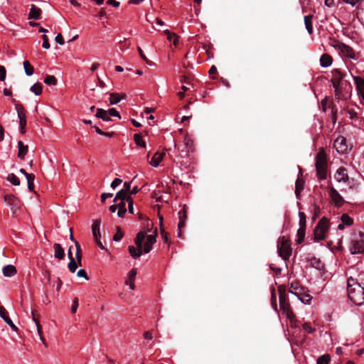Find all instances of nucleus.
Wrapping results in <instances>:
<instances>
[{"mask_svg": "<svg viewBox=\"0 0 364 364\" xmlns=\"http://www.w3.org/2000/svg\"><path fill=\"white\" fill-rule=\"evenodd\" d=\"M348 295L352 302L356 305L364 303V287L355 279L350 277L348 279Z\"/></svg>", "mask_w": 364, "mask_h": 364, "instance_id": "1", "label": "nucleus"}, {"mask_svg": "<svg viewBox=\"0 0 364 364\" xmlns=\"http://www.w3.org/2000/svg\"><path fill=\"white\" fill-rule=\"evenodd\" d=\"M316 168L318 177L326 179L327 176L326 156L323 151H320L316 156Z\"/></svg>", "mask_w": 364, "mask_h": 364, "instance_id": "2", "label": "nucleus"}, {"mask_svg": "<svg viewBox=\"0 0 364 364\" xmlns=\"http://www.w3.org/2000/svg\"><path fill=\"white\" fill-rule=\"evenodd\" d=\"M335 96L338 100H346L350 96L352 85L348 80L341 82L338 87H334Z\"/></svg>", "mask_w": 364, "mask_h": 364, "instance_id": "3", "label": "nucleus"}, {"mask_svg": "<svg viewBox=\"0 0 364 364\" xmlns=\"http://www.w3.org/2000/svg\"><path fill=\"white\" fill-rule=\"evenodd\" d=\"M328 230V220L326 217H323L317 223L314 229L315 241L323 240L326 238V233Z\"/></svg>", "mask_w": 364, "mask_h": 364, "instance_id": "4", "label": "nucleus"}, {"mask_svg": "<svg viewBox=\"0 0 364 364\" xmlns=\"http://www.w3.org/2000/svg\"><path fill=\"white\" fill-rule=\"evenodd\" d=\"M145 239V232H139L137 233L136 238L134 240L135 244L136 245V248L134 246H129L128 250L132 255V257L136 258L139 257L142 254V247L143 242Z\"/></svg>", "mask_w": 364, "mask_h": 364, "instance_id": "5", "label": "nucleus"}, {"mask_svg": "<svg viewBox=\"0 0 364 364\" xmlns=\"http://www.w3.org/2000/svg\"><path fill=\"white\" fill-rule=\"evenodd\" d=\"M277 250L279 255L284 259L288 260L291 255V248L289 241L284 236L280 237L278 242Z\"/></svg>", "mask_w": 364, "mask_h": 364, "instance_id": "6", "label": "nucleus"}, {"mask_svg": "<svg viewBox=\"0 0 364 364\" xmlns=\"http://www.w3.org/2000/svg\"><path fill=\"white\" fill-rule=\"evenodd\" d=\"M4 200L10 207L14 216H17L20 212L21 201L13 194H6Z\"/></svg>", "mask_w": 364, "mask_h": 364, "instance_id": "7", "label": "nucleus"}, {"mask_svg": "<svg viewBox=\"0 0 364 364\" xmlns=\"http://www.w3.org/2000/svg\"><path fill=\"white\" fill-rule=\"evenodd\" d=\"M279 299L281 309L287 315V317L290 321L291 325H293L294 322L296 321L295 315L291 309L290 304L288 301L287 296L279 297Z\"/></svg>", "mask_w": 364, "mask_h": 364, "instance_id": "8", "label": "nucleus"}, {"mask_svg": "<svg viewBox=\"0 0 364 364\" xmlns=\"http://www.w3.org/2000/svg\"><path fill=\"white\" fill-rule=\"evenodd\" d=\"M329 196L331 198L332 202L336 206L341 207L343 203L344 199L341 194L333 187H331L329 190Z\"/></svg>", "mask_w": 364, "mask_h": 364, "instance_id": "9", "label": "nucleus"}, {"mask_svg": "<svg viewBox=\"0 0 364 364\" xmlns=\"http://www.w3.org/2000/svg\"><path fill=\"white\" fill-rule=\"evenodd\" d=\"M332 73V79L331 80V82L333 85V87H338V85L343 82L344 77H346V74L342 73L339 69H333L331 71Z\"/></svg>", "mask_w": 364, "mask_h": 364, "instance_id": "10", "label": "nucleus"}, {"mask_svg": "<svg viewBox=\"0 0 364 364\" xmlns=\"http://www.w3.org/2000/svg\"><path fill=\"white\" fill-rule=\"evenodd\" d=\"M334 147L339 153H344L347 149L346 139L342 136H338L334 141Z\"/></svg>", "mask_w": 364, "mask_h": 364, "instance_id": "11", "label": "nucleus"}, {"mask_svg": "<svg viewBox=\"0 0 364 364\" xmlns=\"http://www.w3.org/2000/svg\"><path fill=\"white\" fill-rule=\"evenodd\" d=\"M338 50L340 53L348 58L354 59L355 58V53L351 47L344 43H338Z\"/></svg>", "mask_w": 364, "mask_h": 364, "instance_id": "12", "label": "nucleus"}, {"mask_svg": "<svg viewBox=\"0 0 364 364\" xmlns=\"http://www.w3.org/2000/svg\"><path fill=\"white\" fill-rule=\"evenodd\" d=\"M154 232L156 233V230H155ZM145 238L146 239V241L144 243V247H142V250L144 253H149L152 248V245L156 242V234L149 235H145Z\"/></svg>", "mask_w": 364, "mask_h": 364, "instance_id": "13", "label": "nucleus"}, {"mask_svg": "<svg viewBox=\"0 0 364 364\" xmlns=\"http://www.w3.org/2000/svg\"><path fill=\"white\" fill-rule=\"evenodd\" d=\"M304 290L305 288L301 286L299 282H293L289 286V291L296 296H301V295H303Z\"/></svg>", "mask_w": 364, "mask_h": 364, "instance_id": "14", "label": "nucleus"}, {"mask_svg": "<svg viewBox=\"0 0 364 364\" xmlns=\"http://www.w3.org/2000/svg\"><path fill=\"white\" fill-rule=\"evenodd\" d=\"M0 316L4 320V321L11 328L12 330L18 331V328L14 325L13 321L8 316V312L4 306H0Z\"/></svg>", "mask_w": 364, "mask_h": 364, "instance_id": "15", "label": "nucleus"}, {"mask_svg": "<svg viewBox=\"0 0 364 364\" xmlns=\"http://www.w3.org/2000/svg\"><path fill=\"white\" fill-rule=\"evenodd\" d=\"M353 80L355 82L356 90L358 94L361 96L363 100H364V78H362L359 76H353L352 75Z\"/></svg>", "mask_w": 364, "mask_h": 364, "instance_id": "16", "label": "nucleus"}, {"mask_svg": "<svg viewBox=\"0 0 364 364\" xmlns=\"http://www.w3.org/2000/svg\"><path fill=\"white\" fill-rule=\"evenodd\" d=\"M351 254H359L364 252V242L363 240H355L352 247L350 249Z\"/></svg>", "mask_w": 364, "mask_h": 364, "instance_id": "17", "label": "nucleus"}, {"mask_svg": "<svg viewBox=\"0 0 364 364\" xmlns=\"http://www.w3.org/2000/svg\"><path fill=\"white\" fill-rule=\"evenodd\" d=\"M335 178L338 182H341V181L346 182V181H348V176L347 173V170L343 167L339 168L335 174Z\"/></svg>", "mask_w": 364, "mask_h": 364, "instance_id": "18", "label": "nucleus"}, {"mask_svg": "<svg viewBox=\"0 0 364 364\" xmlns=\"http://www.w3.org/2000/svg\"><path fill=\"white\" fill-rule=\"evenodd\" d=\"M42 11L40 8L36 5L32 4L31 6L30 11L28 14V18L41 19Z\"/></svg>", "mask_w": 364, "mask_h": 364, "instance_id": "19", "label": "nucleus"}, {"mask_svg": "<svg viewBox=\"0 0 364 364\" xmlns=\"http://www.w3.org/2000/svg\"><path fill=\"white\" fill-rule=\"evenodd\" d=\"M179 222L178 225V229H182L186 225V220L187 218V211L184 207L182 210L178 212Z\"/></svg>", "mask_w": 364, "mask_h": 364, "instance_id": "20", "label": "nucleus"}, {"mask_svg": "<svg viewBox=\"0 0 364 364\" xmlns=\"http://www.w3.org/2000/svg\"><path fill=\"white\" fill-rule=\"evenodd\" d=\"M54 256L58 259H63L65 257V251L61 245L55 243L53 245Z\"/></svg>", "mask_w": 364, "mask_h": 364, "instance_id": "21", "label": "nucleus"}, {"mask_svg": "<svg viewBox=\"0 0 364 364\" xmlns=\"http://www.w3.org/2000/svg\"><path fill=\"white\" fill-rule=\"evenodd\" d=\"M100 224L101 220L97 219L93 222V224L92 225V232L95 239L100 238L101 237L100 231Z\"/></svg>", "mask_w": 364, "mask_h": 364, "instance_id": "22", "label": "nucleus"}, {"mask_svg": "<svg viewBox=\"0 0 364 364\" xmlns=\"http://www.w3.org/2000/svg\"><path fill=\"white\" fill-rule=\"evenodd\" d=\"M333 63L332 57L328 53H323L320 58V64L322 67L327 68Z\"/></svg>", "mask_w": 364, "mask_h": 364, "instance_id": "23", "label": "nucleus"}, {"mask_svg": "<svg viewBox=\"0 0 364 364\" xmlns=\"http://www.w3.org/2000/svg\"><path fill=\"white\" fill-rule=\"evenodd\" d=\"M165 156V152H156L152 157L150 164L154 167H157L160 162L162 161L164 156Z\"/></svg>", "mask_w": 364, "mask_h": 364, "instance_id": "24", "label": "nucleus"}, {"mask_svg": "<svg viewBox=\"0 0 364 364\" xmlns=\"http://www.w3.org/2000/svg\"><path fill=\"white\" fill-rule=\"evenodd\" d=\"M95 117L100 119H102L104 122H109L112 121L107 111L98 108L97 109V112L95 114Z\"/></svg>", "mask_w": 364, "mask_h": 364, "instance_id": "25", "label": "nucleus"}, {"mask_svg": "<svg viewBox=\"0 0 364 364\" xmlns=\"http://www.w3.org/2000/svg\"><path fill=\"white\" fill-rule=\"evenodd\" d=\"M18 157L21 159H23L26 154H27L28 151V146L27 145H24L23 143L21 141H18Z\"/></svg>", "mask_w": 364, "mask_h": 364, "instance_id": "26", "label": "nucleus"}, {"mask_svg": "<svg viewBox=\"0 0 364 364\" xmlns=\"http://www.w3.org/2000/svg\"><path fill=\"white\" fill-rule=\"evenodd\" d=\"M3 274L5 277H12L16 274V269L14 265L8 264L3 267Z\"/></svg>", "mask_w": 364, "mask_h": 364, "instance_id": "27", "label": "nucleus"}, {"mask_svg": "<svg viewBox=\"0 0 364 364\" xmlns=\"http://www.w3.org/2000/svg\"><path fill=\"white\" fill-rule=\"evenodd\" d=\"M304 181L302 179L300 178L296 179L295 183V194L297 199H300V194L304 188Z\"/></svg>", "mask_w": 364, "mask_h": 364, "instance_id": "28", "label": "nucleus"}, {"mask_svg": "<svg viewBox=\"0 0 364 364\" xmlns=\"http://www.w3.org/2000/svg\"><path fill=\"white\" fill-rule=\"evenodd\" d=\"M164 33L166 36L169 41H173L175 46L178 44V36L176 33L171 32L168 29L164 31Z\"/></svg>", "mask_w": 364, "mask_h": 364, "instance_id": "29", "label": "nucleus"}, {"mask_svg": "<svg viewBox=\"0 0 364 364\" xmlns=\"http://www.w3.org/2000/svg\"><path fill=\"white\" fill-rule=\"evenodd\" d=\"M312 18L313 15L311 14L304 16V23L306 28L309 34H311L313 33Z\"/></svg>", "mask_w": 364, "mask_h": 364, "instance_id": "30", "label": "nucleus"}, {"mask_svg": "<svg viewBox=\"0 0 364 364\" xmlns=\"http://www.w3.org/2000/svg\"><path fill=\"white\" fill-rule=\"evenodd\" d=\"M127 192L123 189L120 190L119 191H118L116 194V196L114 199V202L116 203L117 201V200H127V198H131L130 196H127Z\"/></svg>", "mask_w": 364, "mask_h": 364, "instance_id": "31", "label": "nucleus"}, {"mask_svg": "<svg viewBox=\"0 0 364 364\" xmlns=\"http://www.w3.org/2000/svg\"><path fill=\"white\" fill-rule=\"evenodd\" d=\"M25 73L28 76H31L33 74L34 68L28 60H25L23 63Z\"/></svg>", "mask_w": 364, "mask_h": 364, "instance_id": "32", "label": "nucleus"}, {"mask_svg": "<svg viewBox=\"0 0 364 364\" xmlns=\"http://www.w3.org/2000/svg\"><path fill=\"white\" fill-rule=\"evenodd\" d=\"M356 16L358 20L364 24V0L359 4V11L357 12Z\"/></svg>", "mask_w": 364, "mask_h": 364, "instance_id": "33", "label": "nucleus"}, {"mask_svg": "<svg viewBox=\"0 0 364 364\" xmlns=\"http://www.w3.org/2000/svg\"><path fill=\"white\" fill-rule=\"evenodd\" d=\"M42 87L41 83L36 82L31 87L30 90L36 95H39L42 93Z\"/></svg>", "mask_w": 364, "mask_h": 364, "instance_id": "34", "label": "nucleus"}, {"mask_svg": "<svg viewBox=\"0 0 364 364\" xmlns=\"http://www.w3.org/2000/svg\"><path fill=\"white\" fill-rule=\"evenodd\" d=\"M299 229L306 230V217L305 213L303 212H299Z\"/></svg>", "mask_w": 364, "mask_h": 364, "instance_id": "35", "label": "nucleus"}, {"mask_svg": "<svg viewBox=\"0 0 364 364\" xmlns=\"http://www.w3.org/2000/svg\"><path fill=\"white\" fill-rule=\"evenodd\" d=\"M299 300L305 304H310L312 296H310L309 294H306L305 290L304 291L303 295H301V296H297Z\"/></svg>", "mask_w": 364, "mask_h": 364, "instance_id": "36", "label": "nucleus"}, {"mask_svg": "<svg viewBox=\"0 0 364 364\" xmlns=\"http://www.w3.org/2000/svg\"><path fill=\"white\" fill-rule=\"evenodd\" d=\"M331 360V356L328 354H324L318 358L317 364H328Z\"/></svg>", "mask_w": 364, "mask_h": 364, "instance_id": "37", "label": "nucleus"}, {"mask_svg": "<svg viewBox=\"0 0 364 364\" xmlns=\"http://www.w3.org/2000/svg\"><path fill=\"white\" fill-rule=\"evenodd\" d=\"M6 179L14 186L20 185V180L14 173L9 174Z\"/></svg>", "mask_w": 364, "mask_h": 364, "instance_id": "38", "label": "nucleus"}, {"mask_svg": "<svg viewBox=\"0 0 364 364\" xmlns=\"http://www.w3.org/2000/svg\"><path fill=\"white\" fill-rule=\"evenodd\" d=\"M109 103L110 105H115L120 102L121 98L119 93L112 92L109 95Z\"/></svg>", "mask_w": 364, "mask_h": 364, "instance_id": "39", "label": "nucleus"}, {"mask_svg": "<svg viewBox=\"0 0 364 364\" xmlns=\"http://www.w3.org/2000/svg\"><path fill=\"white\" fill-rule=\"evenodd\" d=\"M134 140L136 145L140 146L141 147H146V143L143 141L141 134H135L134 135Z\"/></svg>", "mask_w": 364, "mask_h": 364, "instance_id": "40", "label": "nucleus"}, {"mask_svg": "<svg viewBox=\"0 0 364 364\" xmlns=\"http://www.w3.org/2000/svg\"><path fill=\"white\" fill-rule=\"evenodd\" d=\"M44 82L48 85H55L57 84V79L54 75H46Z\"/></svg>", "mask_w": 364, "mask_h": 364, "instance_id": "41", "label": "nucleus"}, {"mask_svg": "<svg viewBox=\"0 0 364 364\" xmlns=\"http://www.w3.org/2000/svg\"><path fill=\"white\" fill-rule=\"evenodd\" d=\"M341 220L346 225H351L353 223V220L348 216L347 214H343L341 218Z\"/></svg>", "mask_w": 364, "mask_h": 364, "instance_id": "42", "label": "nucleus"}, {"mask_svg": "<svg viewBox=\"0 0 364 364\" xmlns=\"http://www.w3.org/2000/svg\"><path fill=\"white\" fill-rule=\"evenodd\" d=\"M26 179H27V181H28V188L31 191H33V189H34V179H35L34 174L27 175Z\"/></svg>", "mask_w": 364, "mask_h": 364, "instance_id": "43", "label": "nucleus"}, {"mask_svg": "<svg viewBox=\"0 0 364 364\" xmlns=\"http://www.w3.org/2000/svg\"><path fill=\"white\" fill-rule=\"evenodd\" d=\"M116 230H117V232L114 234V235L113 237V240L118 242L123 237L124 233H123L122 229L118 226L116 227Z\"/></svg>", "mask_w": 364, "mask_h": 364, "instance_id": "44", "label": "nucleus"}, {"mask_svg": "<svg viewBox=\"0 0 364 364\" xmlns=\"http://www.w3.org/2000/svg\"><path fill=\"white\" fill-rule=\"evenodd\" d=\"M305 231H306V230H304V229H299L297 230L298 238L296 240V242L298 244H301V242H303L304 237H305Z\"/></svg>", "mask_w": 364, "mask_h": 364, "instance_id": "45", "label": "nucleus"}, {"mask_svg": "<svg viewBox=\"0 0 364 364\" xmlns=\"http://www.w3.org/2000/svg\"><path fill=\"white\" fill-rule=\"evenodd\" d=\"M160 219V225H161V237L162 238L164 239V242H168V239H169V236H168V232H166L163 228H162V216H161L159 218Z\"/></svg>", "mask_w": 364, "mask_h": 364, "instance_id": "46", "label": "nucleus"}, {"mask_svg": "<svg viewBox=\"0 0 364 364\" xmlns=\"http://www.w3.org/2000/svg\"><path fill=\"white\" fill-rule=\"evenodd\" d=\"M68 267L70 272L74 273L76 271L77 268V264L75 258H71V260H70Z\"/></svg>", "mask_w": 364, "mask_h": 364, "instance_id": "47", "label": "nucleus"}, {"mask_svg": "<svg viewBox=\"0 0 364 364\" xmlns=\"http://www.w3.org/2000/svg\"><path fill=\"white\" fill-rule=\"evenodd\" d=\"M136 276V269H132L128 273V279L126 281V284H129V282H134Z\"/></svg>", "mask_w": 364, "mask_h": 364, "instance_id": "48", "label": "nucleus"}, {"mask_svg": "<svg viewBox=\"0 0 364 364\" xmlns=\"http://www.w3.org/2000/svg\"><path fill=\"white\" fill-rule=\"evenodd\" d=\"M20 124V130L21 134L26 133V117H18Z\"/></svg>", "mask_w": 364, "mask_h": 364, "instance_id": "49", "label": "nucleus"}, {"mask_svg": "<svg viewBox=\"0 0 364 364\" xmlns=\"http://www.w3.org/2000/svg\"><path fill=\"white\" fill-rule=\"evenodd\" d=\"M311 264L313 267H316L318 269H321L323 264L321 263L319 259H316V257H314L311 259Z\"/></svg>", "mask_w": 364, "mask_h": 364, "instance_id": "50", "label": "nucleus"}, {"mask_svg": "<svg viewBox=\"0 0 364 364\" xmlns=\"http://www.w3.org/2000/svg\"><path fill=\"white\" fill-rule=\"evenodd\" d=\"M16 112H17L18 117H24L25 116V114H24L25 109H24V107H23V106L22 105L16 104Z\"/></svg>", "mask_w": 364, "mask_h": 364, "instance_id": "51", "label": "nucleus"}, {"mask_svg": "<svg viewBox=\"0 0 364 364\" xmlns=\"http://www.w3.org/2000/svg\"><path fill=\"white\" fill-rule=\"evenodd\" d=\"M75 245L76 247L75 257H82V250L80 247V245L77 240H75Z\"/></svg>", "mask_w": 364, "mask_h": 364, "instance_id": "52", "label": "nucleus"}, {"mask_svg": "<svg viewBox=\"0 0 364 364\" xmlns=\"http://www.w3.org/2000/svg\"><path fill=\"white\" fill-rule=\"evenodd\" d=\"M137 50H138V51H139V55H140L141 58L144 61H146V63L147 64H149V65H152V63H152L151 60H149L146 57V55H144V52H143L142 49H141L139 46L137 48Z\"/></svg>", "mask_w": 364, "mask_h": 364, "instance_id": "53", "label": "nucleus"}, {"mask_svg": "<svg viewBox=\"0 0 364 364\" xmlns=\"http://www.w3.org/2000/svg\"><path fill=\"white\" fill-rule=\"evenodd\" d=\"M279 297L286 296V287L284 285H280L278 287Z\"/></svg>", "mask_w": 364, "mask_h": 364, "instance_id": "54", "label": "nucleus"}, {"mask_svg": "<svg viewBox=\"0 0 364 364\" xmlns=\"http://www.w3.org/2000/svg\"><path fill=\"white\" fill-rule=\"evenodd\" d=\"M42 38H43V48H45V49H48L50 48V43H49V41H48V38L46 35H43L42 36Z\"/></svg>", "mask_w": 364, "mask_h": 364, "instance_id": "55", "label": "nucleus"}, {"mask_svg": "<svg viewBox=\"0 0 364 364\" xmlns=\"http://www.w3.org/2000/svg\"><path fill=\"white\" fill-rule=\"evenodd\" d=\"M6 68L0 65V81H4L6 78Z\"/></svg>", "mask_w": 364, "mask_h": 364, "instance_id": "56", "label": "nucleus"}, {"mask_svg": "<svg viewBox=\"0 0 364 364\" xmlns=\"http://www.w3.org/2000/svg\"><path fill=\"white\" fill-rule=\"evenodd\" d=\"M107 112H108L109 117L112 116V117H117L119 119L121 118L119 113L114 108H111V109H108Z\"/></svg>", "mask_w": 364, "mask_h": 364, "instance_id": "57", "label": "nucleus"}, {"mask_svg": "<svg viewBox=\"0 0 364 364\" xmlns=\"http://www.w3.org/2000/svg\"><path fill=\"white\" fill-rule=\"evenodd\" d=\"M78 299L75 298L73 300V304L71 306V312L73 314H75L77 311V307H78Z\"/></svg>", "mask_w": 364, "mask_h": 364, "instance_id": "58", "label": "nucleus"}, {"mask_svg": "<svg viewBox=\"0 0 364 364\" xmlns=\"http://www.w3.org/2000/svg\"><path fill=\"white\" fill-rule=\"evenodd\" d=\"M77 276L78 277H83V278L86 279L87 280H88V277H87V272L83 269H80L77 271Z\"/></svg>", "mask_w": 364, "mask_h": 364, "instance_id": "59", "label": "nucleus"}, {"mask_svg": "<svg viewBox=\"0 0 364 364\" xmlns=\"http://www.w3.org/2000/svg\"><path fill=\"white\" fill-rule=\"evenodd\" d=\"M127 202H128V210L131 214H133L134 213V207H133L134 202H133L132 198H127Z\"/></svg>", "mask_w": 364, "mask_h": 364, "instance_id": "60", "label": "nucleus"}, {"mask_svg": "<svg viewBox=\"0 0 364 364\" xmlns=\"http://www.w3.org/2000/svg\"><path fill=\"white\" fill-rule=\"evenodd\" d=\"M328 107L331 109V112H332V114H333V117H332L333 120H336V113H337L336 106L332 102L328 106Z\"/></svg>", "mask_w": 364, "mask_h": 364, "instance_id": "61", "label": "nucleus"}, {"mask_svg": "<svg viewBox=\"0 0 364 364\" xmlns=\"http://www.w3.org/2000/svg\"><path fill=\"white\" fill-rule=\"evenodd\" d=\"M122 181L120 178H115L111 183V187L114 189L116 188L119 184H121Z\"/></svg>", "mask_w": 364, "mask_h": 364, "instance_id": "62", "label": "nucleus"}, {"mask_svg": "<svg viewBox=\"0 0 364 364\" xmlns=\"http://www.w3.org/2000/svg\"><path fill=\"white\" fill-rule=\"evenodd\" d=\"M303 328L308 333H312L314 331L309 323H304Z\"/></svg>", "mask_w": 364, "mask_h": 364, "instance_id": "63", "label": "nucleus"}, {"mask_svg": "<svg viewBox=\"0 0 364 364\" xmlns=\"http://www.w3.org/2000/svg\"><path fill=\"white\" fill-rule=\"evenodd\" d=\"M55 40L60 45H63L64 43H65L63 37L62 36V35L60 33L57 35V36L55 37Z\"/></svg>", "mask_w": 364, "mask_h": 364, "instance_id": "64", "label": "nucleus"}]
</instances>
